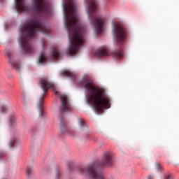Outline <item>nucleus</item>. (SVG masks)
<instances>
[{
    "label": "nucleus",
    "mask_w": 179,
    "mask_h": 179,
    "mask_svg": "<svg viewBox=\"0 0 179 179\" xmlns=\"http://www.w3.org/2000/svg\"><path fill=\"white\" fill-rule=\"evenodd\" d=\"M79 85H85L84 89L88 92V97L86 96L87 103L94 105L96 111L107 110L111 107V99L106 94V90L99 85L93 84V81L89 76H84L79 81Z\"/></svg>",
    "instance_id": "1"
},
{
    "label": "nucleus",
    "mask_w": 179,
    "mask_h": 179,
    "mask_svg": "<svg viewBox=\"0 0 179 179\" xmlns=\"http://www.w3.org/2000/svg\"><path fill=\"white\" fill-rule=\"evenodd\" d=\"M20 31L18 42L22 54H33L34 48L31 45V38H34L38 31L43 34H48L50 28L43 24L39 19L33 18L26 24L22 25V27L20 28Z\"/></svg>",
    "instance_id": "2"
},
{
    "label": "nucleus",
    "mask_w": 179,
    "mask_h": 179,
    "mask_svg": "<svg viewBox=\"0 0 179 179\" xmlns=\"http://www.w3.org/2000/svg\"><path fill=\"white\" fill-rule=\"evenodd\" d=\"M64 26L67 30L69 39L71 38V27H73V39H85V28L78 24L79 18L76 15V6L73 0H63Z\"/></svg>",
    "instance_id": "3"
},
{
    "label": "nucleus",
    "mask_w": 179,
    "mask_h": 179,
    "mask_svg": "<svg viewBox=\"0 0 179 179\" xmlns=\"http://www.w3.org/2000/svg\"><path fill=\"white\" fill-rule=\"evenodd\" d=\"M96 10L97 1H96V0H90V2L87 7V12L92 26L95 29L96 34L99 35L103 33L106 21L103 17L96 14Z\"/></svg>",
    "instance_id": "4"
},
{
    "label": "nucleus",
    "mask_w": 179,
    "mask_h": 179,
    "mask_svg": "<svg viewBox=\"0 0 179 179\" xmlns=\"http://www.w3.org/2000/svg\"><path fill=\"white\" fill-rule=\"evenodd\" d=\"M39 86L43 90V93L41 95L39 100L38 101V107L39 108L40 117L43 115V110H44V98L48 92V89H52L55 90L54 83L50 82L47 77H41L38 83Z\"/></svg>",
    "instance_id": "5"
},
{
    "label": "nucleus",
    "mask_w": 179,
    "mask_h": 179,
    "mask_svg": "<svg viewBox=\"0 0 179 179\" xmlns=\"http://www.w3.org/2000/svg\"><path fill=\"white\" fill-rule=\"evenodd\" d=\"M112 34L115 45L122 47L125 44L127 40V30L120 24H113Z\"/></svg>",
    "instance_id": "6"
},
{
    "label": "nucleus",
    "mask_w": 179,
    "mask_h": 179,
    "mask_svg": "<svg viewBox=\"0 0 179 179\" xmlns=\"http://www.w3.org/2000/svg\"><path fill=\"white\" fill-rule=\"evenodd\" d=\"M32 10L36 15H50L51 7L45 0H33Z\"/></svg>",
    "instance_id": "7"
},
{
    "label": "nucleus",
    "mask_w": 179,
    "mask_h": 179,
    "mask_svg": "<svg viewBox=\"0 0 179 179\" xmlns=\"http://www.w3.org/2000/svg\"><path fill=\"white\" fill-rule=\"evenodd\" d=\"M95 55L98 58L100 57H108V55H111L115 59H121L122 57H124V52H122V50L118 49L110 53L108 52V48H102L98 49Z\"/></svg>",
    "instance_id": "8"
},
{
    "label": "nucleus",
    "mask_w": 179,
    "mask_h": 179,
    "mask_svg": "<svg viewBox=\"0 0 179 179\" xmlns=\"http://www.w3.org/2000/svg\"><path fill=\"white\" fill-rule=\"evenodd\" d=\"M60 100L62 101V105L59 107V113L61 114H62V113H69V111H72V106L71 103H69V99L66 95H62Z\"/></svg>",
    "instance_id": "9"
},
{
    "label": "nucleus",
    "mask_w": 179,
    "mask_h": 179,
    "mask_svg": "<svg viewBox=\"0 0 179 179\" xmlns=\"http://www.w3.org/2000/svg\"><path fill=\"white\" fill-rule=\"evenodd\" d=\"M15 9L18 15H20V12H29V7L24 3V0H15Z\"/></svg>",
    "instance_id": "10"
},
{
    "label": "nucleus",
    "mask_w": 179,
    "mask_h": 179,
    "mask_svg": "<svg viewBox=\"0 0 179 179\" xmlns=\"http://www.w3.org/2000/svg\"><path fill=\"white\" fill-rule=\"evenodd\" d=\"M52 58L53 59H58L59 58V55H61V52L58 50V48H54L51 52Z\"/></svg>",
    "instance_id": "11"
},
{
    "label": "nucleus",
    "mask_w": 179,
    "mask_h": 179,
    "mask_svg": "<svg viewBox=\"0 0 179 179\" xmlns=\"http://www.w3.org/2000/svg\"><path fill=\"white\" fill-rule=\"evenodd\" d=\"M60 129L62 134H65L66 131L67 132V134H69V131L68 130V129H66V127L64 124V120H61Z\"/></svg>",
    "instance_id": "12"
},
{
    "label": "nucleus",
    "mask_w": 179,
    "mask_h": 179,
    "mask_svg": "<svg viewBox=\"0 0 179 179\" xmlns=\"http://www.w3.org/2000/svg\"><path fill=\"white\" fill-rule=\"evenodd\" d=\"M45 61H47V57L42 52L38 59L39 64H44Z\"/></svg>",
    "instance_id": "13"
},
{
    "label": "nucleus",
    "mask_w": 179,
    "mask_h": 179,
    "mask_svg": "<svg viewBox=\"0 0 179 179\" xmlns=\"http://www.w3.org/2000/svg\"><path fill=\"white\" fill-rule=\"evenodd\" d=\"M9 62L11 64L13 68H15L18 72L20 71V64L19 63L12 62L10 59H9Z\"/></svg>",
    "instance_id": "14"
},
{
    "label": "nucleus",
    "mask_w": 179,
    "mask_h": 179,
    "mask_svg": "<svg viewBox=\"0 0 179 179\" xmlns=\"http://www.w3.org/2000/svg\"><path fill=\"white\" fill-rule=\"evenodd\" d=\"M16 126V117L15 116H11L10 117V127L12 128V127Z\"/></svg>",
    "instance_id": "15"
},
{
    "label": "nucleus",
    "mask_w": 179,
    "mask_h": 179,
    "mask_svg": "<svg viewBox=\"0 0 179 179\" xmlns=\"http://www.w3.org/2000/svg\"><path fill=\"white\" fill-rule=\"evenodd\" d=\"M78 124L80 127H85V128L87 129V125H86V124L85 123V120H83V119H78Z\"/></svg>",
    "instance_id": "16"
},
{
    "label": "nucleus",
    "mask_w": 179,
    "mask_h": 179,
    "mask_svg": "<svg viewBox=\"0 0 179 179\" xmlns=\"http://www.w3.org/2000/svg\"><path fill=\"white\" fill-rule=\"evenodd\" d=\"M17 142V139L16 138H12L10 142H9V146L10 148H13V145H15V143H16Z\"/></svg>",
    "instance_id": "17"
},
{
    "label": "nucleus",
    "mask_w": 179,
    "mask_h": 179,
    "mask_svg": "<svg viewBox=\"0 0 179 179\" xmlns=\"http://www.w3.org/2000/svg\"><path fill=\"white\" fill-rule=\"evenodd\" d=\"M62 73L64 76H69V78L72 76V73L69 71H64Z\"/></svg>",
    "instance_id": "18"
},
{
    "label": "nucleus",
    "mask_w": 179,
    "mask_h": 179,
    "mask_svg": "<svg viewBox=\"0 0 179 179\" xmlns=\"http://www.w3.org/2000/svg\"><path fill=\"white\" fill-rule=\"evenodd\" d=\"M31 173H33V168L28 167L27 169V175L28 176V177H30V176H31Z\"/></svg>",
    "instance_id": "19"
},
{
    "label": "nucleus",
    "mask_w": 179,
    "mask_h": 179,
    "mask_svg": "<svg viewBox=\"0 0 179 179\" xmlns=\"http://www.w3.org/2000/svg\"><path fill=\"white\" fill-rule=\"evenodd\" d=\"M6 112V107L3 106H0V114H5Z\"/></svg>",
    "instance_id": "20"
},
{
    "label": "nucleus",
    "mask_w": 179,
    "mask_h": 179,
    "mask_svg": "<svg viewBox=\"0 0 179 179\" xmlns=\"http://www.w3.org/2000/svg\"><path fill=\"white\" fill-rule=\"evenodd\" d=\"M164 179H174L173 174H166L164 176Z\"/></svg>",
    "instance_id": "21"
},
{
    "label": "nucleus",
    "mask_w": 179,
    "mask_h": 179,
    "mask_svg": "<svg viewBox=\"0 0 179 179\" xmlns=\"http://www.w3.org/2000/svg\"><path fill=\"white\" fill-rule=\"evenodd\" d=\"M156 169H157V170L160 171V170H162V169H163V167L162 166V165H160V164L157 163L156 164Z\"/></svg>",
    "instance_id": "22"
},
{
    "label": "nucleus",
    "mask_w": 179,
    "mask_h": 179,
    "mask_svg": "<svg viewBox=\"0 0 179 179\" xmlns=\"http://www.w3.org/2000/svg\"><path fill=\"white\" fill-rule=\"evenodd\" d=\"M42 47L43 48H45V43L43 41H42Z\"/></svg>",
    "instance_id": "23"
},
{
    "label": "nucleus",
    "mask_w": 179,
    "mask_h": 179,
    "mask_svg": "<svg viewBox=\"0 0 179 179\" xmlns=\"http://www.w3.org/2000/svg\"><path fill=\"white\" fill-rule=\"evenodd\" d=\"M58 177H59V171H57L56 173V178L58 179Z\"/></svg>",
    "instance_id": "24"
},
{
    "label": "nucleus",
    "mask_w": 179,
    "mask_h": 179,
    "mask_svg": "<svg viewBox=\"0 0 179 179\" xmlns=\"http://www.w3.org/2000/svg\"><path fill=\"white\" fill-rule=\"evenodd\" d=\"M7 55H8V57H10V55H11L10 52H7Z\"/></svg>",
    "instance_id": "25"
},
{
    "label": "nucleus",
    "mask_w": 179,
    "mask_h": 179,
    "mask_svg": "<svg viewBox=\"0 0 179 179\" xmlns=\"http://www.w3.org/2000/svg\"><path fill=\"white\" fill-rule=\"evenodd\" d=\"M148 179H153V178L152 177V176H149L148 177Z\"/></svg>",
    "instance_id": "26"
},
{
    "label": "nucleus",
    "mask_w": 179,
    "mask_h": 179,
    "mask_svg": "<svg viewBox=\"0 0 179 179\" xmlns=\"http://www.w3.org/2000/svg\"><path fill=\"white\" fill-rule=\"evenodd\" d=\"M55 94H58V91H55Z\"/></svg>",
    "instance_id": "27"
}]
</instances>
